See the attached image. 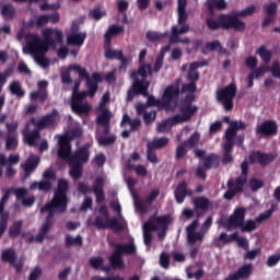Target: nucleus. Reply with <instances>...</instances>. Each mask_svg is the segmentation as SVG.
I'll list each match as a JSON object with an SVG mask.
<instances>
[{"instance_id": "obj_1", "label": "nucleus", "mask_w": 280, "mask_h": 280, "mask_svg": "<svg viewBox=\"0 0 280 280\" xmlns=\"http://www.w3.org/2000/svg\"><path fill=\"white\" fill-rule=\"evenodd\" d=\"M205 5L209 12V18H206V25L211 32H218V30H234V32H245L246 22L241 20V16H252L255 14L256 7L250 4L242 11H233V13H220L218 20H215V10H226V0H206Z\"/></svg>"}, {"instance_id": "obj_2", "label": "nucleus", "mask_w": 280, "mask_h": 280, "mask_svg": "<svg viewBox=\"0 0 280 280\" xmlns=\"http://www.w3.org/2000/svg\"><path fill=\"white\" fill-rule=\"evenodd\" d=\"M69 182L66 178H59L57 189H55V194L50 202H47L40 208V213H45L47 211L45 224L42 225L43 240H45L46 234L51 229L56 213H66L69 203Z\"/></svg>"}, {"instance_id": "obj_3", "label": "nucleus", "mask_w": 280, "mask_h": 280, "mask_svg": "<svg viewBox=\"0 0 280 280\" xmlns=\"http://www.w3.org/2000/svg\"><path fill=\"white\" fill-rule=\"evenodd\" d=\"M54 31L48 27L43 31L44 40L39 38L36 34H26L25 39L27 40L26 47H24V54H32L44 69H47L50 65L49 58H45V54L49 51L50 45H55L52 40Z\"/></svg>"}, {"instance_id": "obj_4", "label": "nucleus", "mask_w": 280, "mask_h": 280, "mask_svg": "<svg viewBox=\"0 0 280 280\" xmlns=\"http://www.w3.org/2000/svg\"><path fill=\"white\" fill-rule=\"evenodd\" d=\"M152 74V65H141L138 71H132L131 78L133 82L131 84V89L127 91V102H132L137 95H142L143 97L149 96L151 82L148 78Z\"/></svg>"}, {"instance_id": "obj_5", "label": "nucleus", "mask_w": 280, "mask_h": 280, "mask_svg": "<svg viewBox=\"0 0 280 280\" xmlns=\"http://www.w3.org/2000/svg\"><path fill=\"white\" fill-rule=\"evenodd\" d=\"M241 170H242L241 175L237 176L235 180L233 178H230L228 180V190L223 195V198L225 200H233L235 196L244 192V188L248 183V171H249L248 161H243L241 163Z\"/></svg>"}, {"instance_id": "obj_6", "label": "nucleus", "mask_w": 280, "mask_h": 280, "mask_svg": "<svg viewBox=\"0 0 280 280\" xmlns=\"http://www.w3.org/2000/svg\"><path fill=\"white\" fill-rule=\"evenodd\" d=\"M137 246L135 240L128 242L127 244H115V249L109 255V264L114 270H124L126 268V262L124 255H136Z\"/></svg>"}, {"instance_id": "obj_7", "label": "nucleus", "mask_w": 280, "mask_h": 280, "mask_svg": "<svg viewBox=\"0 0 280 280\" xmlns=\"http://www.w3.org/2000/svg\"><path fill=\"white\" fill-rule=\"evenodd\" d=\"M91 156V151L89 145H82V148H79L75 150V152L72 154V167L70 170V176L74 180H79L83 176V165L85 163H89Z\"/></svg>"}, {"instance_id": "obj_8", "label": "nucleus", "mask_w": 280, "mask_h": 280, "mask_svg": "<svg viewBox=\"0 0 280 280\" xmlns=\"http://www.w3.org/2000/svg\"><path fill=\"white\" fill-rule=\"evenodd\" d=\"M100 213L101 215H96L94 222L97 229H113L114 231H124L126 229L127 222L125 220L120 221L118 218H109L106 205H102Z\"/></svg>"}, {"instance_id": "obj_9", "label": "nucleus", "mask_w": 280, "mask_h": 280, "mask_svg": "<svg viewBox=\"0 0 280 280\" xmlns=\"http://www.w3.org/2000/svg\"><path fill=\"white\" fill-rule=\"evenodd\" d=\"M70 71H75L79 73V78L81 80H86V86L89 89V94L91 97H94L98 91V83L103 82V78L101 73H93L92 78H90L89 71L81 67V65H72L69 67Z\"/></svg>"}, {"instance_id": "obj_10", "label": "nucleus", "mask_w": 280, "mask_h": 280, "mask_svg": "<svg viewBox=\"0 0 280 280\" xmlns=\"http://www.w3.org/2000/svg\"><path fill=\"white\" fill-rule=\"evenodd\" d=\"M237 95V86L232 82L224 89L217 91V102L222 104L224 110L228 113L234 109V97Z\"/></svg>"}, {"instance_id": "obj_11", "label": "nucleus", "mask_w": 280, "mask_h": 280, "mask_svg": "<svg viewBox=\"0 0 280 280\" xmlns=\"http://www.w3.org/2000/svg\"><path fill=\"white\" fill-rule=\"evenodd\" d=\"M188 21V13L186 9L182 11V13L178 14L177 23L180 25V28L177 26V24H173L171 36H170V43L171 45H176L180 43L179 36H183L184 34H188L190 32V26L187 24Z\"/></svg>"}, {"instance_id": "obj_12", "label": "nucleus", "mask_w": 280, "mask_h": 280, "mask_svg": "<svg viewBox=\"0 0 280 280\" xmlns=\"http://www.w3.org/2000/svg\"><path fill=\"white\" fill-rule=\"evenodd\" d=\"M246 220V208L238 207L234 210V212L228 218L226 222L222 223V226L228 231H232V229H241L243 231V224Z\"/></svg>"}, {"instance_id": "obj_13", "label": "nucleus", "mask_w": 280, "mask_h": 280, "mask_svg": "<svg viewBox=\"0 0 280 280\" xmlns=\"http://www.w3.org/2000/svg\"><path fill=\"white\" fill-rule=\"evenodd\" d=\"M39 119H35V117H32L30 121H27L25 126V130L23 131L25 141L28 145H37V140L40 139V128L38 126Z\"/></svg>"}, {"instance_id": "obj_14", "label": "nucleus", "mask_w": 280, "mask_h": 280, "mask_svg": "<svg viewBox=\"0 0 280 280\" xmlns=\"http://www.w3.org/2000/svg\"><path fill=\"white\" fill-rule=\"evenodd\" d=\"M57 174L52 167L49 170H46L43 174V180H35L30 185L31 191H34L35 189H39V191H50L52 187L51 180H56Z\"/></svg>"}, {"instance_id": "obj_15", "label": "nucleus", "mask_w": 280, "mask_h": 280, "mask_svg": "<svg viewBox=\"0 0 280 280\" xmlns=\"http://www.w3.org/2000/svg\"><path fill=\"white\" fill-rule=\"evenodd\" d=\"M86 95L84 91H82V93H79V91L78 93H72L71 109L73 113L78 115H89L91 106L88 102L84 103Z\"/></svg>"}, {"instance_id": "obj_16", "label": "nucleus", "mask_w": 280, "mask_h": 280, "mask_svg": "<svg viewBox=\"0 0 280 280\" xmlns=\"http://www.w3.org/2000/svg\"><path fill=\"white\" fill-rule=\"evenodd\" d=\"M58 156L59 159H62V161H68V164L70 165V170H72L73 154H72L71 139L70 137H68V135H63L62 137L59 138Z\"/></svg>"}, {"instance_id": "obj_17", "label": "nucleus", "mask_w": 280, "mask_h": 280, "mask_svg": "<svg viewBox=\"0 0 280 280\" xmlns=\"http://www.w3.org/2000/svg\"><path fill=\"white\" fill-rule=\"evenodd\" d=\"M198 106H192V104H189L186 96L179 108L180 115H175L174 119L176 124H184L185 121H190V119L198 113Z\"/></svg>"}, {"instance_id": "obj_18", "label": "nucleus", "mask_w": 280, "mask_h": 280, "mask_svg": "<svg viewBox=\"0 0 280 280\" xmlns=\"http://www.w3.org/2000/svg\"><path fill=\"white\" fill-rule=\"evenodd\" d=\"M279 132V126L277 121L272 119H266L262 124H258L256 127V135L259 137H275Z\"/></svg>"}, {"instance_id": "obj_19", "label": "nucleus", "mask_w": 280, "mask_h": 280, "mask_svg": "<svg viewBox=\"0 0 280 280\" xmlns=\"http://www.w3.org/2000/svg\"><path fill=\"white\" fill-rule=\"evenodd\" d=\"M247 126L244 121H231L230 120V126L226 128L224 138L229 142L232 152H234V139L237 137V131L238 130H246Z\"/></svg>"}, {"instance_id": "obj_20", "label": "nucleus", "mask_w": 280, "mask_h": 280, "mask_svg": "<svg viewBox=\"0 0 280 280\" xmlns=\"http://www.w3.org/2000/svg\"><path fill=\"white\" fill-rule=\"evenodd\" d=\"M276 156L272 153L261 152L257 150L256 152H250L249 154V163L255 164L258 163L261 167H267L270 163H273Z\"/></svg>"}, {"instance_id": "obj_21", "label": "nucleus", "mask_w": 280, "mask_h": 280, "mask_svg": "<svg viewBox=\"0 0 280 280\" xmlns=\"http://www.w3.org/2000/svg\"><path fill=\"white\" fill-rule=\"evenodd\" d=\"M218 240L223 242V244H231L232 242H237V245L244 250H248L249 242L246 237H241L238 232L228 235V233H220Z\"/></svg>"}, {"instance_id": "obj_22", "label": "nucleus", "mask_w": 280, "mask_h": 280, "mask_svg": "<svg viewBox=\"0 0 280 280\" xmlns=\"http://www.w3.org/2000/svg\"><path fill=\"white\" fill-rule=\"evenodd\" d=\"M195 191L190 187H188L187 180H180L178 185L175 187L174 196L177 205H183L185 202L187 196H194Z\"/></svg>"}, {"instance_id": "obj_23", "label": "nucleus", "mask_w": 280, "mask_h": 280, "mask_svg": "<svg viewBox=\"0 0 280 280\" xmlns=\"http://www.w3.org/2000/svg\"><path fill=\"white\" fill-rule=\"evenodd\" d=\"M194 211L196 212V218H201L203 213L209 211L212 207V202L210 198L206 196H198L197 198H192Z\"/></svg>"}, {"instance_id": "obj_24", "label": "nucleus", "mask_w": 280, "mask_h": 280, "mask_svg": "<svg viewBox=\"0 0 280 280\" xmlns=\"http://www.w3.org/2000/svg\"><path fill=\"white\" fill-rule=\"evenodd\" d=\"M273 211L272 209H268L264 213H260L256 220H247L244 224H242V232L243 233H252L257 229V222H264L265 220H268L271 218Z\"/></svg>"}, {"instance_id": "obj_25", "label": "nucleus", "mask_w": 280, "mask_h": 280, "mask_svg": "<svg viewBox=\"0 0 280 280\" xmlns=\"http://www.w3.org/2000/svg\"><path fill=\"white\" fill-rule=\"evenodd\" d=\"M179 82L180 80H177L175 84H171L170 86H166L163 93V105L164 106H171L172 102L179 97L182 91L179 89Z\"/></svg>"}, {"instance_id": "obj_26", "label": "nucleus", "mask_w": 280, "mask_h": 280, "mask_svg": "<svg viewBox=\"0 0 280 280\" xmlns=\"http://www.w3.org/2000/svg\"><path fill=\"white\" fill-rule=\"evenodd\" d=\"M199 225V220H194L190 224L186 226L187 232V242L188 244H196V242H202L205 233L202 231L196 232L197 226Z\"/></svg>"}, {"instance_id": "obj_27", "label": "nucleus", "mask_w": 280, "mask_h": 280, "mask_svg": "<svg viewBox=\"0 0 280 280\" xmlns=\"http://www.w3.org/2000/svg\"><path fill=\"white\" fill-rule=\"evenodd\" d=\"M59 121V113L55 108L51 113H48L47 115H44L40 117L38 122V128L42 130H45L46 128H56L57 124Z\"/></svg>"}, {"instance_id": "obj_28", "label": "nucleus", "mask_w": 280, "mask_h": 280, "mask_svg": "<svg viewBox=\"0 0 280 280\" xmlns=\"http://www.w3.org/2000/svg\"><path fill=\"white\" fill-rule=\"evenodd\" d=\"M48 82L47 80H40L37 84V91H33L30 95L32 102H37V100L44 104L48 97Z\"/></svg>"}, {"instance_id": "obj_29", "label": "nucleus", "mask_w": 280, "mask_h": 280, "mask_svg": "<svg viewBox=\"0 0 280 280\" xmlns=\"http://www.w3.org/2000/svg\"><path fill=\"white\" fill-rule=\"evenodd\" d=\"M159 226L155 222V215L153 218H150L147 222L143 224V235H144V244L147 246H150L152 244L153 235L152 231H158Z\"/></svg>"}, {"instance_id": "obj_30", "label": "nucleus", "mask_w": 280, "mask_h": 280, "mask_svg": "<svg viewBox=\"0 0 280 280\" xmlns=\"http://www.w3.org/2000/svg\"><path fill=\"white\" fill-rule=\"evenodd\" d=\"M253 272V266L252 264H245L244 266H241L236 270V272H233L232 275H229L224 278V280H240V279H248Z\"/></svg>"}, {"instance_id": "obj_31", "label": "nucleus", "mask_w": 280, "mask_h": 280, "mask_svg": "<svg viewBox=\"0 0 280 280\" xmlns=\"http://www.w3.org/2000/svg\"><path fill=\"white\" fill-rule=\"evenodd\" d=\"M40 163L39 156H36L35 154H31L28 159H26L24 165H22L24 170V176L25 178H30L31 174L35 172V170L38 167Z\"/></svg>"}, {"instance_id": "obj_32", "label": "nucleus", "mask_w": 280, "mask_h": 280, "mask_svg": "<svg viewBox=\"0 0 280 280\" xmlns=\"http://www.w3.org/2000/svg\"><path fill=\"white\" fill-rule=\"evenodd\" d=\"M270 71V67L260 66L256 69V71H252L247 75V89H253L255 84V80H258L259 78H264L266 73Z\"/></svg>"}, {"instance_id": "obj_33", "label": "nucleus", "mask_w": 280, "mask_h": 280, "mask_svg": "<svg viewBox=\"0 0 280 280\" xmlns=\"http://www.w3.org/2000/svg\"><path fill=\"white\" fill-rule=\"evenodd\" d=\"M86 38H88V34L85 32L81 34H79L78 32L77 34H70L67 37V43L68 45H71V46L82 47Z\"/></svg>"}, {"instance_id": "obj_34", "label": "nucleus", "mask_w": 280, "mask_h": 280, "mask_svg": "<svg viewBox=\"0 0 280 280\" xmlns=\"http://www.w3.org/2000/svg\"><path fill=\"white\" fill-rule=\"evenodd\" d=\"M200 67H202L201 62H191L189 71L187 72V80H189L191 84H197L198 80H200V73L198 71Z\"/></svg>"}, {"instance_id": "obj_35", "label": "nucleus", "mask_w": 280, "mask_h": 280, "mask_svg": "<svg viewBox=\"0 0 280 280\" xmlns=\"http://www.w3.org/2000/svg\"><path fill=\"white\" fill-rule=\"evenodd\" d=\"M203 167L206 170H218L220 167V156L219 154H209L203 159Z\"/></svg>"}, {"instance_id": "obj_36", "label": "nucleus", "mask_w": 280, "mask_h": 280, "mask_svg": "<svg viewBox=\"0 0 280 280\" xmlns=\"http://www.w3.org/2000/svg\"><path fill=\"white\" fill-rule=\"evenodd\" d=\"M156 150V141L155 139H153L152 141H149L147 143V160L150 162V163H159V156L155 152Z\"/></svg>"}, {"instance_id": "obj_37", "label": "nucleus", "mask_w": 280, "mask_h": 280, "mask_svg": "<svg viewBox=\"0 0 280 280\" xmlns=\"http://www.w3.org/2000/svg\"><path fill=\"white\" fill-rule=\"evenodd\" d=\"M124 32L125 27H122L121 24H112L105 34L106 44L112 43L113 36H119V34H124Z\"/></svg>"}, {"instance_id": "obj_38", "label": "nucleus", "mask_w": 280, "mask_h": 280, "mask_svg": "<svg viewBox=\"0 0 280 280\" xmlns=\"http://www.w3.org/2000/svg\"><path fill=\"white\" fill-rule=\"evenodd\" d=\"M16 9L13 7V4H10V2H4V4H1V15L3 19L10 21V19H14Z\"/></svg>"}, {"instance_id": "obj_39", "label": "nucleus", "mask_w": 280, "mask_h": 280, "mask_svg": "<svg viewBox=\"0 0 280 280\" xmlns=\"http://www.w3.org/2000/svg\"><path fill=\"white\" fill-rule=\"evenodd\" d=\"M16 259H18V256H16V250H14V248H7L5 250H2L1 253L2 261H5L11 266H14Z\"/></svg>"}, {"instance_id": "obj_40", "label": "nucleus", "mask_w": 280, "mask_h": 280, "mask_svg": "<svg viewBox=\"0 0 280 280\" xmlns=\"http://www.w3.org/2000/svg\"><path fill=\"white\" fill-rule=\"evenodd\" d=\"M233 161H234V156H233L232 148H231L228 139H225V143L223 145L222 163H223V165H229L230 163H233Z\"/></svg>"}, {"instance_id": "obj_41", "label": "nucleus", "mask_w": 280, "mask_h": 280, "mask_svg": "<svg viewBox=\"0 0 280 280\" xmlns=\"http://www.w3.org/2000/svg\"><path fill=\"white\" fill-rule=\"evenodd\" d=\"M256 54L260 56L261 60L265 62L264 67H267L266 65H269L272 60V51L266 49L265 45L256 49Z\"/></svg>"}, {"instance_id": "obj_42", "label": "nucleus", "mask_w": 280, "mask_h": 280, "mask_svg": "<svg viewBox=\"0 0 280 280\" xmlns=\"http://www.w3.org/2000/svg\"><path fill=\"white\" fill-rule=\"evenodd\" d=\"M21 161V156L20 154H10L9 158L5 156V154H0V165L5 166L9 163H11V165H18V163H20Z\"/></svg>"}, {"instance_id": "obj_43", "label": "nucleus", "mask_w": 280, "mask_h": 280, "mask_svg": "<svg viewBox=\"0 0 280 280\" xmlns=\"http://www.w3.org/2000/svg\"><path fill=\"white\" fill-rule=\"evenodd\" d=\"M175 118H176V115L171 119H165V121H162V124H159L158 132H162V133L170 132L172 126H175L177 124Z\"/></svg>"}, {"instance_id": "obj_44", "label": "nucleus", "mask_w": 280, "mask_h": 280, "mask_svg": "<svg viewBox=\"0 0 280 280\" xmlns=\"http://www.w3.org/2000/svg\"><path fill=\"white\" fill-rule=\"evenodd\" d=\"M9 89L12 95H16V97H20V98L25 97V91H23L21 86V82H19V80L11 82Z\"/></svg>"}, {"instance_id": "obj_45", "label": "nucleus", "mask_w": 280, "mask_h": 280, "mask_svg": "<svg viewBox=\"0 0 280 280\" xmlns=\"http://www.w3.org/2000/svg\"><path fill=\"white\" fill-rule=\"evenodd\" d=\"M90 266H92V268H95V270H98L100 268H102V270H104L105 272H108L110 270L109 267L104 266L103 257H91Z\"/></svg>"}, {"instance_id": "obj_46", "label": "nucleus", "mask_w": 280, "mask_h": 280, "mask_svg": "<svg viewBox=\"0 0 280 280\" xmlns=\"http://www.w3.org/2000/svg\"><path fill=\"white\" fill-rule=\"evenodd\" d=\"M105 58L107 60H119V51H117L116 49H112L110 47V43H107V40H105Z\"/></svg>"}, {"instance_id": "obj_47", "label": "nucleus", "mask_w": 280, "mask_h": 280, "mask_svg": "<svg viewBox=\"0 0 280 280\" xmlns=\"http://www.w3.org/2000/svg\"><path fill=\"white\" fill-rule=\"evenodd\" d=\"M188 143L187 141H184V143H180V145H177L175 150V159L176 161H182L188 154Z\"/></svg>"}, {"instance_id": "obj_48", "label": "nucleus", "mask_w": 280, "mask_h": 280, "mask_svg": "<svg viewBox=\"0 0 280 280\" xmlns=\"http://www.w3.org/2000/svg\"><path fill=\"white\" fill-rule=\"evenodd\" d=\"M106 14H107L106 9H102L101 4H98L97 7H94L90 11V16L94 19V21H101V19H103V16H106Z\"/></svg>"}, {"instance_id": "obj_49", "label": "nucleus", "mask_w": 280, "mask_h": 280, "mask_svg": "<svg viewBox=\"0 0 280 280\" xmlns=\"http://www.w3.org/2000/svg\"><path fill=\"white\" fill-rule=\"evenodd\" d=\"M155 222L158 226L162 228L163 232H166L168 229V224H171L172 222V218L171 215H158V218H155Z\"/></svg>"}, {"instance_id": "obj_50", "label": "nucleus", "mask_w": 280, "mask_h": 280, "mask_svg": "<svg viewBox=\"0 0 280 280\" xmlns=\"http://www.w3.org/2000/svg\"><path fill=\"white\" fill-rule=\"evenodd\" d=\"M201 139L200 132H192L190 137L186 140L187 150L197 148L199 145V141Z\"/></svg>"}, {"instance_id": "obj_51", "label": "nucleus", "mask_w": 280, "mask_h": 280, "mask_svg": "<svg viewBox=\"0 0 280 280\" xmlns=\"http://www.w3.org/2000/svg\"><path fill=\"white\" fill-rule=\"evenodd\" d=\"M23 230V221L18 220L13 223V225L9 229V235L10 237H18L21 235V231Z\"/></svg>"}, {"instance_id": "obj_52", "label": "nucleus", "mask_w": 280, "mask_h": 280, "mask_svg": "<svg viewBox=\"0 0 280 280\" xmlns=\"http://www.w3.org/2000/svg\"><path fill=\"white\" fill-rule=\"evenodd\" d=\"M277 8H278L277 2H269V4H264V10H265L266 14L270 15L271 23H273L276 16H277Z\"/></svg>"}, {"instance_id": "obj_53", "label": "nucleus", "mask_w": 280, "mask_h": 280, "mask_svg": "<svg viewBox=\"0 0 280 280\" xmlns=\"http://www.w3.org/2000/svg\"><path fill=\"white\" fill-rule=\"evenodd\" d=\"M116 141H117L116 135H112L109 137H97L98 144L105 148H107L108 145H114Z\"/></svg>"}, {"instance_id": "obj_54", "label": "nucleus", "mask_w": 280, "mask_h": 280, "mask_svg": "<svg viewBox=\"0 0 280 280\" xmlns=\"http://www.w3.org/2000/svg\"><path fill=\"white\" fill-rule=\"evenodd\" d=\"M5 148L7 150H16V148H19V140L16 135H8Z\"/></svg>"}, {"instance_id": "obj_55", "label": "nucleus", "mask_w": 280, "mask_h": 280, "mask_svg": "<svg viewBox=\"0 0 280 280\" xmlns=\"http://www.w3.org/2000/svg\"><path fill=\"white\" fill-rule=\"evenodd\" d=\"M108 115H109V109H101V113L100 115L97 116V119H96V124L98 126H103L104 130H105V126L108 121Z\"/></svg>"}, {"instance_id": "obj_56", "label": "nucleus", "mask_w": 280, "mask_h": 280, "mask_svg": "<svg viewBox=\"0 0 280 280\" xmlns=\"http://www.w3.org/2000/svg\"><path fill=\"white\" fill-rule=\"evenodd\" d=\"M164 58H165V51H162V49H161L159 56L155 59V65L153 67V71L155 73H159L161 71V69H163Z\"/></svg>"}, {"instance_id": "obj_57", "label": "nucleus", "mask_w": 280, "mask_h": 280, "mask_svg": "<svg viewBox=\"0 0 280 280\" xmlns=\"http://www.w3.org/2000/svg\"><path fill=\"white\" fill-rule=\"evenodd\" d=\"M72 244H75L78 246H82L83 244V237L82 235H77V237H72V235L66 236V246H72Z\"/></svg>"}, {"instance_id": "obj_58", "label": "nucleus", "mask_w": 280, "mask_h": 280, "mask_svg": "<svg viewBox=\"0 0 280 280\" xmlns=\"http://www.w3.org/2000/svg\"><path fill=\"white\" fill-rule=\"evenodd\" d=\"M167 36V33L161 34L160 32H147V39L151 43H156L158 40H162V38H165Z\"/></svg>"}, {"instance_id": "obj_59", "label": "nucleus", "mask_w": 280, "mask_h": 280, "mask_svg": "<svg viewBox=\"0 0 280 280\" xmlns=\"http://www.w3.org/2000/svg\"><path fill=\"white\" fill-rule=\"evenodd\" d=\"M103 185H105V180H104L103 176H97V178H95V183L93 185V191L96 196V201H97V198L100 196L101 188L103 187Z\"/></svg>"}, {"instance_id": "obj_60", "label": "nucleus", "mask_w": 280, "mask_h": 280, "mask_svg": "<svg viewBox=\"0 0 280 280\" xmlns=\"http://www.w3.org/2000/svg\"><path fill=\"white\" fill-rule=\"evenodd\" d=\"M52 40H55V45H49V47L56 48V45H62L63 34L60 30H52Z\"/></svg>"}, {"instance_id": "obj_61", "label": "nucleus", "mask_w": 280, "mask_h": 280, "mask_svg": "<svg viewBox=\"0 0 280 280\" xmlns=\"http://www.w3.org/2000/svg\"><path fill=\"white\" fill-rule=\"evenodd\" d=\"M12 73H13L12 69H5L3 73H0V93L1 91H3V86L8 82V78L12 77Z\"/></svg>"}, {"instance_id": "obj_62", "label": "nucleus", "mask_w": 280, "mask_h": 280, "mask_svg": "<svg viewBox=\"0 0 280 280\" xmlns=\"http://www.w3.org/2000/svg\"><path fill=\"white\" fill-rule=\"evenodd\" d=\"M259 61L257 60L256 56H248L245 60V65L248 69H252V71H257V66Z\"/></svg>"}, {"instance_id": "obj_63", "label": "nucleus", "mask_w": 280, "mask_h": 280, "mask_svg": "<svg viewBox=\"0 0 280 280\" xmlns=\"http://www.w3.org/2000/svg\"><path fill=\"white\" fill-rule=\"evenodd\" d=\"M249 185H250L252 191H258V189H261L264 187L265 183L259 178H252L249 180Z\"/></svg>"}, {"instance_id": "obj_64", "label": "nucleus", "mask_w": 280, "mask_h": 280, "mask_svg": "<svg viewBox=\"0 0 280 280\" xmlns=\"http://www.w3.org/2000/svg\"><path fill=\"white\" fill-rule=\"evenodd\" d=\"M170 143L168 137H160V139H155V150H163Z\"/></svg>"}]
</instances>
